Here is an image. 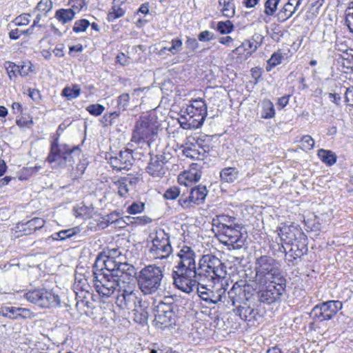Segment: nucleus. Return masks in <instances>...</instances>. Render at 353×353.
<instances>
[{
	"instance_id": "38",
	"label": "nucleus",
	"mask_w": 353,
	"mask_h": 353,
	"mask_svg": "<svg viewBox=\"0 0 353 353\" xmlns=\"http://www.w3.org/2000/svg\"><path fill=\"white\" fill-rule=\"evenodd\" d=\"M21 311L22 310L20 307L11 306L1 308L0 313H1L3 316L16 319L21 315Z\"/></svg>"
},
{
	"instance_id": "2",
	"label": "nucleus",
	"mask_w": 353,
	"mask_h": 353,
	"mask_svg": "<svg viewBox=\"0 0 353 353\" xmlns=\"http://www.w3.org/2000/svg\"><path fill=\"white\" fill-rule=\"evenodd\" d=\"M106 272L113 276L123 277V280H132L136 275V269L132 265L120 260L107 257L100 254L93 265V272Z\"/></svg>"
},
{
	"instance_id": "40",
	"label": "nucleus",
	"mask_w": 353,
	"mask_h": 353,
	"mask_svg": "<svg viewBox=\"0 0 353 353\" xmlns=\"http://www.w3.org/2000/svg\"><path fill=\"white\" fill-rule=\"evenodd\" d=\"M280 1L281 0H266L264 3V13L266 17H271L275 14Z\"/></svg>"
},
{
	"instance_id": "13",
	"label": "nucleus",
	"mask_w": 353,
	"mask_h": 353,
	"mask_svg": "<svg viewBox=\"0 0 353 353\" xmlns=\"http://www.w3.org/2000/svg\"><path fill=\"white\" fill-rule=\"evenodd\" d=\"M24 296L28 301L41 307H56L60 305L59 296L44 289L29 291Z\"/></svg>"
},
{
	"instance_id": "10",
	"label": "nucleus",
	"mask_w": 353,
	"mask_h": 353,
	"mask_svg": "<svg viewBox=\"0 0 353 353\" xmlns=\"http://www.w3.org/2000/svg\"><path fill=\"white\" fill-rule=\"evenodd\" d=\"M150 253L155 259H166L172 253L170 234L165 232L164 230L159 229L156 231Z\"/></svg>"
},
{
	"instance_id": "56",
	"label": "nucleus",
	"mask_w": 353,
	"mask_h": 353,
	"mask_svg": "<svg viewBox=\"0 0 353 353\" xmlns=\"http://www.w3.org/2000/svg\"><path fill=\"white\" fill-rule=\"evenodd\" d=\"M32 74H36L35 67L29 61H23V76L25 74L31 76Z\"/></svg>"
},
{
	"instance_id": "59",
	"label": "nucleus",
	"mask_w": 353,
	"mask_h": 353,
	"mask_svg": "<svg viewBox=\"0 0 353 353\" xmlns=\"http://www.w3.org/2000/svg\"><path fill=\"white\" fill-rule=\"evenodd\" d=\"M179 122L181 127L185 130H190L194 127V124L191 125L190 122L189 121V119L184 116L181 117V118L179 119Z\"/></svg>"
},
{
	"instance_id": "43",
	"label": "nucleus",
	"mask_w": 353,
	"mask_h": 353,
	"mask_svg": "<svg viewBox=\"0 0 353 353\" xmlns=\"http://www.w3.org/2000/svg\"><path fill=\"white\" fill-rule=\"evenodd\" d=\"M283 56L280 52H274L267 62L266 70L270 71L274 67L281 63Z\"/></svg>"
},
{
	"instance_id": "64",
	"label": "nucleus",
	"mask_w": 353,
	"mask_h": 353,
	"mask_svg": "<svg viewBox=\"0 0 353 353\" xmlns=\"http://www.w3.org/2000/svg\"><path fill=\"white\" fill-rule=\"evenodd\" d=\"M134 222L140 225H145L152 222V219L148 216H141L134 218Z\"/></svg>"
},
{
	"instance_id": "25",
	"label": "nucleus",
	"mask_w": 353,
	"mask_h": 353,
	"mask_svg": "<svg viewBox=\"0 0 353 353\" xmlns=\"http://www.w3.org/2000/svg\"><path fill=\"white\" fill-rule=\"evenodd\" d=\"M215 222V225L219 228V230H222L225 228H231L236 225H239L236 223V218L230 216L226 214H221L216 216V219H213Z\"/></svg>"
},
{
	"instance_id": "26",
	"label": "nucleus",
	"mask_w": 353,
	"mask_h": 353,
	"mask_svg": "<svg viewBox=\"0 0 353 353\" xmlns=\"http://www.w3.org/2000/svg\"><path fill=\"white\" fill-rule=\"evenodd\" d=\"M239 170L234 167H228L221 170L220 178L222 182L233 183L239 177Z\"/></svg>"
},
{
	"instance_id": "49",
	"label": "nucleus",
	"mask_w": 353,
	"mask_h": 353,
	"mask_svg": "<svg viewBox=\"0 0 353 353\" xmlns=\"http://www.w3.org/2000/svg\"><path fill=\"white\" fill-rule=\"evenodd\" d=\"M86 110L92 115L97 117L101 115L105 110V107L101 104H91L86 107Z\"/></svg>"
},
{
	"instance_id": "46",
	"label": "nucleus",
	"mask_w": 353,
	"mask_h": 353,
	"mask_svg": "<svg viewBox=\"0 0 353 353\" xmlns=\"http://www.w3.org/2000/svg\"><path fill=\"white\" fill-rule=\"evenodd\" d=\"M345 23L350 31L353 33V1L350 3L345 13Z\"/></svg>"
},
{
	"instance_id": "11",
	"label": "nucleus",
	"mask_w": 353,
	"mask_h": 353,
	"mask_svg": "<svg viewBox=\"0 0 353 353\" xmlns=\"http://www.w3.org/2000/svg\"><path fill=\"white\" fill-rule=\"evenodd\" d=\"M342 307V302L339 301H325L315 305L310 312V316L317 321H328L333 319Z\"/></svg>"
},
{
	"instance_id": "33",
	"label": "nucleus",
	"mask_w": 353,
	"mask_h": 353,
	"mask_svg": "<svg viewBox=\"0 0 353 353\" xmlns=\"http://www.w3.org/2000/svg\"><path fill=\"white\" fill-rule=\"evenodd\" d=\"M80 94L81 88L77 84L72 85V87L66 86L61 92V95L70 101L77 98Z\"/></svg>"
},
{
	"instance_id": "3",
	"label": "nucleus",
	"mask_w": 353,
	"mask_h": 353,
	"mask_svg": "<svg viewBox=\"0 0 353 353\" xmlns=\"http://www.w3.org/2000/svg\"><path fill=\"white\" fill-rule=\"evenodd\" d=\"M245 286L243 288L235 283L228 292V297L231 300L232 305L239 303V305L234 309V314L241 319L247 321L248 324L254 325L261 318V315L254 302L248 298L245 299V301H240L241 299L240 295L245 292Z\"/></svg>"
},
{
	"instance_id": "55",
	"label": "nucleus",
	"mask_w": 353,
	"mask_h": 353,
	"mask_svg": "<svg viewBox=\"0 0 353 353\" xmlns=\"http://www.w3.org/2000/svg\"><path fill=\"white\" fill-rule=\"evenodd\" d=\"M246 45H248L250 49H252V51H255L256 50V46L255 45L253 48V43L248 41L245 43H243L241 46L236 47L234 50H232V52L236 54H241L243 51L247 50L245 48Z\"/></svg>"
},
{
	"instance_id": "15",
	"label": "nucleus",
	"mask_w": 353,
	"mask_h": 353,
	"mask_svg": "<svg viewBox=\"0 0 353 353\" xmlns=\"http://www.w3.org/2000/svg\"><path fill=\"white\" fill-rule=\"evenodd\" d=\"M219 239L223 244L231 246L234 250L241 249L245 241L239 224L219 230Z\"/></svg>"
},
{
	"instance_id": "63",
	"label": "nucleus",
	"mask_w": 353,
	"mask_h": 353,
	"mask_svg": "<svg viewBox=\"0 0 353 353\" xmlns=\"http://www.w3.org/2000/svg\"><path fill=\"white\" fill-rule=\"evenodd\" d=\"M185 44L187 48L191 50H195L199 47V43L194 38H188Z\"/></svg>"
},
{
	"instance_id": "62",
	"label": "nucleus",
	"mask_w": 353,
	"mask_h": 353,
	"mask_svg": "<svg viewBox=\"0 0 353 353\" xmlns=\"http://www.w3.org/2000/svg\"><path fill=\"white\" fill-rule=\"evenodd\" d=\"M345 101L350 105L353 106V87L348 88L345 94Z\"/></svg>"
},
{
	"instance_id": "28",
	"label": "nucleus",
	"mask_w": 353,
	"mask_h": 353,
	"mask_svg": "<svg viewBox=\"0 0 353 353\" xmlns=\"http://www.w3.org/2000/svg\"><path fill=\"white\" fill-rule=\"evenodd\" d=\"M73 212L74 215L76 217L88 219L92 216L94 213V208L92 207H88L81 203V205L74 207Z\"/></svg>"
},
{
	"instance_id": "20",
	"label": "nucleus",
	"mask_w": 353,
	"mask_h": 353,
	"mask_svg": "<svg viewBox=\"0 0 353 353\" xmlns=\"http://www.w3.org/2000/svg\"><path fill=\"white\" fill-rule=\"evenodd\" d=\"M276 285H270L266 290H260L257 297L261 303L271 304L279 300L283 294L285 288L283 282H276Z\"/></svg>"
},
{
	"instance_id": "34",
	"label": "nucleus",
	"mask_w": 353,
	"mask_h": 353,
	"mask_svg": "<svg viewBox=\"0 0 353 353\" xmlns=\"http://www.w3.org/2000/svg\"><path fill=\"white\" fill-rule=\"evenodd\" d=\"M75 15V12L72 9H61L56 12V18L62 23H66L72 21Z\"/></svg>"
},
{
	"instance_id": "31",
	"label": "nucleus",
	"mask_w": 353,
	"mask_h": 353,
	"mask_svg": "<svg viewBox=\"0 0 353 353\" xmlns=\"http://www.w3.org/2000/svg\"><path fill=\"white\" fill-rule=\"evenodd\" d=\"M296 11V7H292L285 3L276 15L277 21L279 22H285L290 19Z\"/></svg>"
},
{
	"instance_id": "44",
	"label": "nucleus",
	"mask_w": 353,
	"mask_h": 353,
	"mask_svg": "<svg viewBox=\"0 0 353 353\" xmlns=\"http://www.w3.org/2000/svg\"><path fill=\"white\" fill-rule=\"evenodd\" d=\"M125 14V10L119 6H113L112 11L108 14V21H114L115 19L121 17Z\"/></svg>"
},
{
	"instance_id": "17",
	"label": "nucleus",
	"mask_w": 353,
	"mask_h": 353,
	"mask_svg": "<svg viewBox=\"0 0 353 353\" xmlns=\"http://www.w3.org/2000/svg\"><path fill=\"white\" fill-rule=\"evenodd\" d=\"M208 194L205 186L198 185L191 189L188 196L182 194L179 200L180 205L184 208H190L195 205H200L203 203Z\"/></svg>"
},
{
	"instance_id": "47",
	"label": "nucleus",
	"mask_w": 353,
	"mask_h": 353,
	"mask_svg": "<svg viewBox=\"0 0 353 353\" xmlns=\"http://www.w3.org/2000/svg\"><path fill=\"white\" fill-rule=\"evenodd\" d=\"M52 8V2L51 0H40L37 4L36 9L39 12L46 14L51 10Z\"/></svg>"
},
{
	"instance_id": "52",
	"label": "nucleus",
	"mask_w": 353,
	"mask_h": 353,
	"mask_svg": "<svg viewBox=\"0 0 353 353\" xmlns=\"http://www.w3.org/2000/svg\"><path fill=\"white\" fill-rule=\"evenodd\" d=\"M145 204L142 202H134L128 208V212L135 214L141 213L144 210Z\"/></svg>"
},
{
	"instance_id": "42",
	"label": "nucleus",
	"mask_w": 353,
	"mask_h": 353,
	"mask_svg": "<svg viewBox=\"0 0 353 353\" xmlns=\"http://www.w3.org/2000/svg\"><path fill=\"white\" fill-rule=\"evenodd\" d=\"M217 30L222 34L230 33L234 29V25L230 20L219 21L216 26Z\"/></svg>"
},
{
	"instance_id": "9",
	"label": "nucleus",
	"mask_w": 353,
	"mask_h": 353,
	"mask_svg": "<svg viewBox=\"0 0 353 353\" xmlns=\"http://www.w3.org/2000/svg\"><path fill=\"white\" fill-rule=\"evenodd\" d=\"M132 280H123V286L119 291L116 299L117 305L121 309L133 310L143 301L138 296V291H135L134 284Z\"/></svg>"
},
{
	"instance_id": "58",
	"label": "nucleus",
	"mask_w": 353,
	"mask_h": 353,
	"mask_svg": "<svg viewBox=\"0 0 353 353\" xmlns=\"http://www.w3.org/2000/svg\"><path fill=\"white\" fill-rule=\"evenodd\" d=\"M105 256L113 259L119 260L121 256V252L119 248L109 249Z\"/></svg>"
},
{
	"instance_id": "19",
	"label": "nucleus",
	"mask_w": 353,
	"mask_h": 353,
	"mask_svg": "<svg viewBox=\"0 0 353 353\" xmlns=\"http://www.w3.org/2000/svg\"><path fill=\"white\" fill-rule=\"evenodd\" d=\"M134 158L132 150L120 151L114 156H110L109 163L114 170L121 171L129 170L133 165Z\"/></svg>"
},
{
	"instance_id": "30",
	"label": "nucleus",
	"mask_w": 353,
	"mask_h": 353,
	"mask_svg": "<svg viewBox=\"0 0 353 353\" xmlns=\"http://www.w3.org/2000/svg\"><path fill=\"white\" fill-rule=\"evenodd\" d=\"M317 154L319 159L329 166L334 165L336 161V155L331 150L320 149Z\"/></svg>"
},
{
	"instance_id": "61",
	"label": "nucleus",
	"mask_w": 353,
	"mask_h": 353,
	"mask_svg": "<svg viewBox=\"0 0 353 353\" xmlns=\"http://www.w3.org/2000/svg\"><path fill=\"white\" fill-rule=\"evenodd\" d=\"M119 212H113L106 216L105 220L108 223L110 224L114 223L115 222H120L121 220L119 219Z\"/></svg>"
},
{
	"instance_id": "29",
	"label": "nucleus",
	"mask_w": 353,
	"mask_h": 353,
	"mask_svg": "<svg viewBox=\"0 0 353 353\" xmlns=\"http://www.w3.org/2000/svg\"><path fill=\"white\" fill-rule=\"evenodd\" d=\"M79 232L80 229L79 227H74L70 229L61 230L59 232H56L52 235V238L54 240L64 241L77 234L79 233Z\"/></svg>"
},
{
	"instance_id": "22",
	"label": "nucleus",
	"mask_w": 353,
	"mask_h": 353,
	"mask_svg": "<svg viewBox=\"0 0 353 353\" xmlns=\"http://www.w3.org/2000/svg\"><path fill=\"white\" fill-rule=\"evenodd\" d=\"M185 113H187V114H196L197 117L203 116L206 117L208 114L207 104L205 101L201 98L192 99L191 104L187 107Z\"/></svg>"
},
{
	"instance_id": "35",
	"label": "nucleus",
	"mask_w": 353,
	"mask_h": 353,
	"mask_svg": "<svg viewBox=\"0 0 353 353\" xmlns=\"http://www.w3.org/2000/svg\"><path fill=\"white\" fill-rule=\"evenodd\" d=\"M263 109L261 117L263 119H271L275 115V110L273 103L269 100H264L262 103Z\"/></svg>"
},
{
	"instance_id": "51",
	"label": "nucleus",
	"mask_w": 353,
	"mask_h": 353,
	"mask_svg": "<svg viewBox=\"0 0 353 353\" xmlns=\"http://www.w3.org/2000/svg\"><path fill=\"white\" fill-rule=\"evenodd\" d=\"M188 116L191 125L194 124V127L193 129L201 128L206 118L203 116L197 117L196 114L193 115V114H188Z\"/></svg>"
},
{
	"instance_id": "4",
	"label": "nucleus",
	"mask_w": 353,
	"mask_h": 353,
	"mask_svg": "<svg viewBox=\"0 0 353 353\" xmlns=\"http://www.w3.org/2000/svg\"><path fill=\"white\" fill-rule=\"evenodd\" d=\"M80 154L81 150L78 146L70 148L65 144L59 145L58 140L55 139L51 145L48 161L54 168L72 167Z\"/></svg>"
},
{
	"instance_id": "24",
	"label": "nucleus",
	"mask_w": 353,
	"mask_h": 353,
	"mask_svg": "<svg viewBox=\"0 0 353 353\" xmlns=\"http://www.w3.org/2000/svg\"><path fill=\"white\" fill-rule=\"evenodd\" d=\"M45 224V221L39 217H35L23 223V235H29L33 232L41 228Z\"/></svg>"
},
{
	"instance_id": "53",
	"label": "nucleus",
	"mask_w": 353,
	"mask_h": 353,
	"mask_svg": "<svg viewBox=\"0 0 353 353\" xmlns=\"http://www.w3.org/2000/svg\"><path fill=\"white\" fill-rule=\"evenodd\" d=\"M180 194L179 188L176 186H172L168 189L164 193V197L166 199H176Z\"/></svg>"
},
{
	"instance_id": "48",
	"label": "nucleus",
	"mask_w": 353,
	"mask_h": 353,
	"mask_svg": "<svg viewBox=\"0 0 353 353\" xmlns=\"http://www.w3.org/2000/svg\"><path fill=\"white\" fill-rule=\"evenodd\" d=\"M301 148L305 150H310L314 148V141L310 135H304L300 140Z\"/></svg>"
},
{
	"instance_id": "14",
	"label": "nucleus",
	"mask_w": 353,
	"mask_h": 353,
	"mask_svg": "<svg viewBox=\"0 0 353 353\" xmlns=\"http://www.w3.org/2000/svg\"><path fill=\"white\" fill-rule=\"evenodd\" d=\"M157 133L154 123L147 117H141L135 123L131 141L139 144L144 143Z\"/></svg>"
},
{
	"instance_id": "8",
	"label": "nucleus",
	"mask_w": 353,
	"mask_h": 353,
	"mask_svg": "<svg viewBox=\"0 0 353 353\" xmlns=\"http://www.w3.org/2000/svg\"><path fill=\"white\" fill-rule=\"evenodd\" d=\"M172 278L174 286L183 292L190 294L192 292L196 284L200 285L201 281L197 279L196 270H182L173 268L172 272Z\"/></svg>"
},
{
	"instance_id": "7",
	"label": "nucleus",
	"mask_w": 353,
	"mask_h": 353,
	"mask_svg": "<svg viewBox=\"0 0 353 353\" xmlns=\"http://www.w3.org/2000/svg\"><path fill=\"white\" fill-rule=\"evenodd\" d=\"M94 283L97 292L102 296L109 297L122 288L123 277L113 276L108 273L94 271Z\"/></svg>"
},
{
	"instance_id": "37",
	"label": "nucleus",
	"mask_w": 353,
	"mask_h": 353,
	"mask_svg": "<svg viewBox=\"0 0 353 353\" xmlns=\"http://www.w3.org/2000/svg\"><path fill=\"white\" fill-rule=\"evenodd\" d=\"M22 25V17L20 16L17 17L14 21L12 24H9L10 31L9 32V37L11 39H17L22 34V30L18 28H15L17 26Z\"/></svg>"
},
{
	"instance_id": "39",
	"label": "nucleus",
	"mask_w": 353,
	"mask_h": 353,
	"mask_svg": "<svg viewBox=\"0 0 353 353\" xmlns=\"http://www.w3.org/2000/svg\"><path fill=\"white\" fill-rule=\"evenodd\" d=\"M199 147V143H187L183 150V154L191 159H199L198 152H196V148Z\"/></svg>"
},
{
	"instance_id": "36",
	"label": "nucleus",
	"mask_w": 353,
	"mask_h": 353,
	"mask_svg": "<svg viewBox=\"0 0 353 353\" xmlns=\"http://www.w3.org/2000/svg\"><path fill=\"white\" fill-rule=\"evenodd\" d=\"M132 185V181L127 178H121L115 182V185L118 188V194L122 197H126L128 194V185Z\"/></svg>"
},
{
	"instance_id": "1",
	"label": "nucleus",
	"mask_w": 353,
	"mask_h": 353,
	"mask_svg": "<svg viewBox=\"0 0 353 353\" xmlns=\"http://www.w3.org/2000/svg\"><path fill=\"white\" fill-rule=\"evenodd\" d=\"M255 276L253 282L257 286H264L268 283L283 282L276 261L271 256L263 255L255 262Z\"/></svg>"
},
{
	"instance_id": "45",
	"label": "nucleus",
	"mask_w": 353,
	"mask_h": 353,
	"mask_svg": "<svg viewBox=\"0 0 353 353\" xmlns=\"http://www.w3.org/2000/svg\"><path fill=\"white\" fill-rule=\"evenodd\" d=\"M130 95L128 93H123L119 96L117 99V108L121 111H125L129 104Z\"/></svg>"
},
{
	"instance_id": "5",
	"label": "nucleus",
	"mask_w": 353,
	"mask_h": 353,
	"mask_svg": "<svg viewBox=\"0 0 353 353\" xmlns=\"http://www.w3.org/2000/svg\"><path fill=\"white\" fill-rule=\"evenodd\" d=\"M199 281H212L216 279L224 278L226 275V267L221 261L212 254L203 255L196 268Z\"/></svg>"
},
{
	"instance_id": "54",
	"label": "nucleus",
	"mask_w": 353,
	"mask_h": 353,
	"mask_svg": "<svg viewBox=\"0 0 353 353\" xmlns=\"http://www.w3.org/2000/svg\"><path fill=\"white\" fill-rule=\"evenodd\" d=\"M171 43L172 46L169 48L168 51L170 52L172 54H175L182 50L183 43L181 39H174L172 40Z\"/></svg>"
},
{
	"instance_id": "41",
	"label": "nucleus",
	"mask_w": 353,
	"mask_h": 353,
	"mask_svg": "<svg viewBox=\"0 0 353 353\" xmlns=\"http://www.w3.org/2000/svg\"><path fill=\"white\" fill-rule=\"evenodd\" d=\"M6 68L10 80H14L18 75H21L19 65H15L12 62H8Z\"/></svg>"
},
{
	"instance_id": "23",
	"label": "nucleus",
	"mask_w": 353,
	"mask_h": 353,
	"mask_svg": "<svg viewBox=\"0 0 353 353\" xmlns=\"http://www.w3.org/2000/svg\"><path fill=\"white\" fill-rule=\"evenodd\" d=\"M148 305L146 301H143L141 304L137 305L135 309L132 310L134 316V319L137 323L140 324L147 323L149 315Z\"/></svg>"
},
{
	"instance_id": "12",
	"label": "nucleus",
	"mask_w": 353,
	"mask_h": 353,
	"mask_svg": "<svg viewBox=\"0 0 353 353\" xmlns=\"http://www.w3.org/2000/svg\"><path fill=\"white\" fill-rule=\"evenodd\" d=\"M174 304L166 303L163 301L159 302L154 307V325L157 328L164 329L174 324Z\"/></svg>"
},
{
	"instance_id": "60",
	"label": "nucleus",
	"mask_w": 353,
	"mask_h": 353,
	"mask_svg": "<svg viewBox=\"0 0 353 353\" xmlns=\"http://www.w3.org/2000/svg\"><path fill=\"white\" fill-rule=\"evenodd\" d=\"M28 97L37 103H39L41 100V94L37 89H29Z\"/></svg>"
},
{
	"instance_id": "32",
	"label": "nucleus",
	"mask_w": 353,
	"mask_h": 353,
	"mask_svg": "<svg viewBox=\"0 0 353 353\" xmlns=\"http://www.w3.org/2000/svg\"><path fill=\"white\" fill-rule=\"evenodd\" d=\"M219 6H222L221 12L223 14L228 17L231 18L235 14V7L234 0H219Z\"/></svg>"
},
{
	"instance_id": "18",
	"label": "nucleus",
	"mask_w": 353,
	"mask_h": 353,
	"mask_svg": "<svg viewBox=\"0 0 353 353\" xmlns=\"http://www.w3.org/2000/svg\"><path fill=\"white\" fill-rule=\"evenodd\" d=\"M179 261L173 268L196 270V254L190 246L183 245L176 254Z\"/></svg>"
},
{
	"instance_id": "16",
	"label": "nucleus",
	"mask_w": 353,
	"mask_h": 353,
	"mask_svg": "<svg viewBox=\"0 0 353 353\" xmlns=\"http://www.w3.org/2000/svg\"><path fill=\"white\" fill-rule=\"evenodd\" d=\"M170 159V154L164 152L151 156L150 162L145 168L146 172L153 177H161L168 170L166 163Z\"/></svg>"
},
{
	"instance_id": "57",
	"label": "nucleus",
	"mask_w": 353,
	"mask_h": 353,
	"mask_svg": "<svg viewBox=\"0 0 353 353\" xmlns=\"http://www.w3.org/2000/svg\"><path fill=\"white\" fill-rule=\"evenodd\" d=\"M198 39L201 41H209L214 39V34L209 30H205L199 34Z\"/></svg>"
},
{
	"instance_id": "27",
	"label": "nucleus",
	"mask_w": 353,
	"mask_h": 353,
	"mask_svg": "<svg viewBox=\"0 0 353 353\" xmlns=\"http://www.w3.org/2000/svg\"><path fill=\"white\" fill-rule=\"evenodd\" d=\"M296 228L292 226H284L280 229L279 235L282 241L285 243L292 244L293 241L296 239L295 234Z\"/></svg>"
},
{
	"instance_id": "6",
	"label": "nucleus",
	"mask_w": 353,
	"mask_h": 353,
	"mask_svg": "<svg viewBox=\"0 0 353 353\" xmlns=\"http://www.w3.org/2000/svg\"><path fill=\"white\" fill-rule=\"evenodd\" d=\"M163 272L156 265H148L141 269L137 276L138 286L145 294H152L161 289Z\"/></svg>"
},
{
	"instance_id": "21",
	"label": "nucleus",
	"mask_w": 353,
	"mask_h": 353,
	"mask_svg": "<svg viewBox=\"0 0 353 353\" xmlns=\"http://www.w3.org/2000/svg\"><path fill=\"white\" fill-rule=\"evenodd\" d=\"M226 290L222 286L213 290L207 288L204 285H197L199 296L207 304H216L222 301L225 296Z\"/></svg>"
},
{
	"instance_id": "50",
	"label": "nucleus",
	"mask_w": 353,
	"mask_h": 353,
	"mask_svg": "<svg viewBox=\"0 0 353 353\" xmlns=\"http://www.w3.org/2000/svg\"><path fill=\"white\" fill-rule=\"evenodd\" d=\"M90 25V23L87 19L76 21L73 26V31L76 33L84 32Z\"/></svg>"
}]
</instances>
